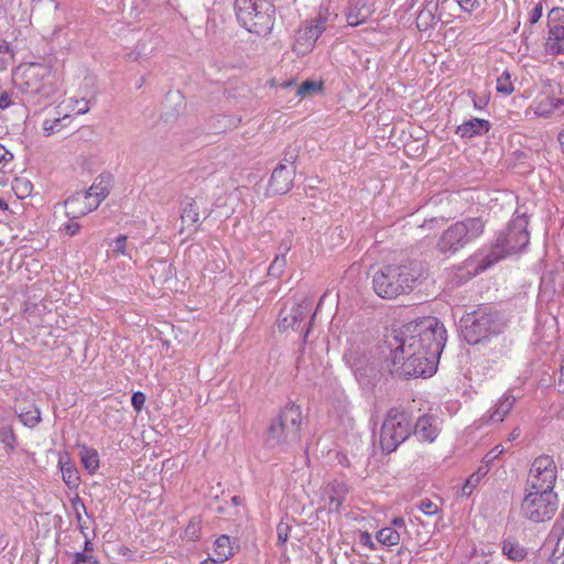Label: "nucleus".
Masks as SVG:
<instances>
[{"mask_svg":"<svg viewBox=\"0 0 564 564\" xmlns=\"http://www.w3.org/2000/svg\"><path fill=\"white\" fill-rule=\"evenodd\" d=\"M13 160V154L0 144V164H7Z\"/></svg>","mask_w":564,"mask_h":564,"instance_id":"nucleus-54","label":"nucleus"},{"mask_svg":"<svg viewBox=\"0 0 564 564\" xmlns=\"http://www.w3.org/2000/svg\"><path fill=\"white\" fill-rule=\"evenodd\" d=\"M214 554L219 563H224L232 555V547L228 535H221L215 541Z\"/></svg>","mask_w":564,"mask_h":564,"instance_id":"nucleus-27","label":"nucleus"},{"mask_svg":"<svg viewBox=\"0 0 564 564\" xmlns=\"http://www.w3.org/2000/svg\"><path fill=\"white\" fill-rule=\"evenodd\" d=\"M296 167L280 163L272 172L268 191L272 194L282 195L288 193L295 176Z\"/></svg>","mask_w":564,"mask_h":564,"instance_id":"nucleus-14","label":"nucleus"},{"mask_svg":"<svg viewBox=\"0 0 564 564\" xmlns=\"http://www.w3.org/2000/svg\"><path fill=\"white\" fill-rule=\"evenodd\" d=\"M377 540L383 545L393 546L399 544L400 534L394 528H382L377 533Z\"/></svg>","mask_w":564,"mask_h":564,"instance_id":"nucleus-33","label":"nucleus"},{"mask_svg":"<svg viewBox=\"0 0 564 564\" xmlns=\"http://www.w3.org/2000/svg\"><path fill=\"white\" fill-rule=\"evenodd\" d=\"M462 333L470 345L501 334L506 327L503 316L492 306H480L466 314L462 321Z\"/></svg>","mask_w":564,"mask_h":564,"instance_id":"nucleus-4","label":"nucleus"},{"mask_svg":"<svg viewBox=\"0 0 564 564\" xmlns=\"http://www.w3.org/2000/svg\"><path fill=\"white\" fill-rule=\"evenodd\" d=\"M13 188L15 192H20L23 196H28L31 193L32 185L29 181L17 178Z\"/></svg>","mask_w":564,"mask_h":564,"instance_id":"nucleus-44","label":"nucleus"},{"mask_svg":"<svg viewBox=\"0 0 564 564\" xmlns=\"http://www.w3.org/2000/svg\"><path fill=\"white\" fill-rule=\"evenodd\" d=\"M457 2L463 9L468 11H471L477 4V0H457Z\"/></svg>","mask_w":564,"mask_h":564,"instance_id":"nucleus-57","label":"nucleus"},{"mask_svg":"<svg viewBox=\"0 0 564 564\" xmlns=\"http://www.w3.org/2000/svg\"><path fill=\"white\" fill-rule=\"evenodd\" d=\"M479 482H480L479 477H476L474 474L470 475L466 479V481L462 488V496L469 497L473 494L474 489L479 485Z\"/></svg>","mask_w":564,"mask_h":564,"instance_id":"nucleus-40","label":"nucleus"},{"mask_svg":"<svg viewBox=\"0 0 564 564\" xmlns=\"http://www.w3.org/2000/svg\"><path fill=\"white\" fill-rule=\"evenodd\" d=\"M128 237L126 235H119L113 241L112 254L118 256H129L132 257L131 251L134 248H129L127 243Z\"/></svg>","mask_w":564,"mask_h":564,"instance_id":"nucleus-35","label":"nucleus"},{"mask_svg":"<svg viewBox=\"0 0 564 564\" xmlns=\"http://www.w3.org/2000/svg\"><path fill=\"white\" fill-rule=\"evenodd\" d=\"M521 434V431L519 427H516L511 431V433L509 434V438L508 441H513V440H517Z\"/></svg>","mask_w":564,"mask_h":564,"instance_id":"nucleus-61","label":"nucleus"},{"mask_svg":"<svg viewBox=\"0 0 564 564\" xmlns=\"http://www.w3.org/2000/svg\"><path fill=\"white\" fill-rule=\"evenodd\" d=\"M348 494V487L343 481L335 480L326 485L323 500L329 511L338 512Z\"/></svg>","mask_w":564,"mask_h":564,"instance_id":"nucleus-17","label":"nucleus"},{"mask_svg":"<svg viewBox=\"0 0 564 564\" xmlns=\"http://www.w3.org/2000/svg\"><path fill=\"white\" fill-rule=\"evenodd\" d=\"M321 36V26L305 25L297 31L294 51L305 54L311 51Z\"/></svg>","mask_w":564,"mask_h":564,"instance_id":"nucleus-19","label":"nucleus"},{"mask_svg":"<svg viewBox=\"0 0 564 564\" xmlns=\"http://www.w3.org/2000/svg\"><path fill=\"white\" fill-rule=\"evenodd\" d=\"M296 158H297V150L295 148L289 149L284 155L283 161L289 164L288 166H294V162L296 161Z\"/></svg>","mask_w":564,"mask_h":564,"instance_id":"nucleus-52","label":"nucleus"},{"mask_svg":"<svg viewBox=\"0 0 564 564\" xmlns=\"http://www.w3.org/2000/svg\"><path fill=\"white\" fill-rule=\"evenodd\" d=\"M392 524L394 528H403L405 527V521L401 517H397L392 520Z\"/></svg>","mask_w":564,"mask_h":564,"instance_id":"nucleus-60","label":"nucleus"},{"mask_svg":"<svg viewBox=\"0 0 564 564\" xmlns=\"http://www.w3.org/2000/svg\"><path fill=\"white\" fill-rule=\"evenodd\" d=\"M11 52L10 44L6 40L0 39V54H9Z\"/></svg>","mask_w":564,"mask_h":564,"instance_id":"nucleus-59","label":"nucleus"},{"mask_svg":"<svg viewBox=\"0 0 564 564\" xmlns=\"http://www.w3.org/2000/svg\"><path fill=\"white\" fill-rule=\"evenodd\" d=\"M562 104H564L563 99L546 97L536 105L534 112L536 116L547 117Z\"/></svg>","mask_w":564,"mask_h":564,"instance_id":"nucleus-31","label":"nucleus"},{"mask_svg":"<svg viewBox=\"0 0 564 564\" xmlns=\"http://www.w3.org/2000/svg\"><path fill=\"white\" fill-rule=\"evenodd\" d=\"M372 10L367 0H350L346 13L347 23L350 26H357L365 23L371 15Z\"/></svg>","mask_w":564,"mask_h":564,"instance_id":"nucleus-20","label":"nucleus"},{"mask_svg":"<svg viewBox=\"0 0 564 564\" xmlns=\"http://www.w3.org/2000/svg\"><path fill=\"white\" fill-rule=\"evenodd\" d=\"M59 464H61V471L63 475L64 482L69 488H77L79 486V481H80V477H79V473H78L77 468L70 464H63L62 462H59Z\"/></svg>","mask_w":564,"mask_h":564,"instance_id":"nucleus-30","label":"nucleus"},{"mask_svg":"<svg viewBox=\"0 0 564 564\" xmlns=\"http://www.w3.org/2000/svg\"><path fill=\"white\" fill-rule=\"evenodd\" d=\"M557 479V467L550 455L538 456L529 470L527 488L536 490H553Z\"/></svg>","mask_w":564,"mask_h":564,"instance_id":"nucleus-12","label":"nucleus"},{"mask_svg":"<svg viewBox=\"0 0 564 564\" xmlns=\"http://www.w3.org/2000/svg\"><path fill=\"white\" fill-rule=\"evenodd\" d=\"M73 110L77 115H84L89 111L88 101L85 99L75 100V106L73 107Z\"/></svg>","mask_w":564,"mask_h":564,"instance_id":"nucleus-49","label":"nucleus"},{"mask_svg":"<svg viewBox=\"0 0 564 564\" xmlns=\"http://www.w3.org/2000/svg\"><path fill=\"white\" fill-rule=\"evenodd\" d=\"M145 402V395L143 392L138 391L132 394L131 404L135 411H141Z\"/></svg>","mask_w":564,"mask_h":564,"instance_id":"nucleus-46","label":"nucleus"},{"mask_svg":"<svg viewBox=\"0 0 564 564\" xmlns=\"http://www.w3.org/2000/svg\"><path fill=\"white\" fill-rule=\"evenodd\" d=\"M419 509L426 516H434L440 511L438 506L427 498L420 501Z\"/></svg>","mask_w":564,"mask_h":564,"instance_id":"nucleus-39","label":"nucleus"},{"mask_svg":"<svg viewBox=\"0 0 564 564\" xmlns=\"http://www.w3.org/2000/svg\"><path fill=\"white\" fill-rule=\"evenodd\" d=\"M503 447L501 445H497L494 447L490 452H488L485 457L482 458V463L490 465L495 459H497L502 453Z\"/></svg>","mask_w":564,"mask_h":564,"instance_id":"nucleus-45","label":"nucleus"},{"mask_svg":"<svg viewBox=\"0 0 564 564\" xmlns=\"http://www.w3.org/2000/svg\"><path fill=\"white\" fill-rule=\"evenodd\" d=\"M313 302V296L303 295L291 308H282L278 323L280 330L303 332V341H305L315 318V313L311 314Z\"/></svg>","mask_w":564,"mask_h":564,"instance_id":"nucleus-11","label":"nucleus"},{"mask_svg":"<svg viewBox=\"0 0 564 564\" xmlns=\"http://www.w3.org/2000/svg\"><path fill=\"white\" fill-rule=\"evenodd\" d=\"M291 527L285 522H280L276 527L278 542L284 544L290 535Z\"/></svg>","mask_w":564,"mask_h":564,"instance_id":"nucleus-42","label":"nucleus"},{"mask_svg":"<svg viewBox=\"0 0 564 564\" xmlns=\"http://www.w3.org/2000/svg\"><path fill=\"white\" fill-rule=\"evenodd\" d=\"M66 120H70L69 115H64L63 117H56L54 119H45L43 121V130L46 135H51L55 131H58L61 129V123Z\"/></svg>","mask_w":564,"mask_h":564,"instance_id":"nucleus-37","label":"nucleus"},{"mask_svg":"<svg viewBox=\"0 0 564 564\" xmlns=\"http://www.w3.org/2000/svg\"><path fill=\"white\" fill-rule=\"evenodd\" d=\"M412 434V415L403 408L390 409L384 417L380 431V446L382 452H394Z\"/></svg>","mask_w":564,"mask_h":564,"instance_id":"nucleus-9","label":"nucleus"},{"mask_svg":"<svg viewBox=\"0 0 564 564\" xmlns=\"http://www.w3.org/2000/svg\"><path fill=\"white\" fill-rule=\"evenodd\" d=\"M85 539V542H84V549L83 551H80L79 553H84V554H95L94 553V544L91 542V539L88 536V533L87 531L85 532V534H82Z\"/></svg>","mask_w":564,"mask_h":564,"instance_id":"nucleus-51","label":"nucleus"},{"mask_svg":"<svg viewBox=\"0 0 564 564\" xmlns=\"http://www.w3.org/2000/svg\"><path fill=\"white\" fill-rule=\"evenodd\" d=\"M514 402V395L510 391H507L495 405L494 411L490 413L489 420L495 423L502 422L507 414L512 410Z\"/></svg>","mask_w":564,"mask_h":564,"instance_id":"nucleus-23","label":"nucleus"},{"mask_svg":"<svg viewBox=\"0 0 564 564\" xmlns=\"http://www.w3.org/2000/svg\"><path fill=\"white\" fill-rule=\"evenodd\" d=\"M64 229H65L66 234L74 236L79 231L80 226L78 223L69 221L65 225Z\"/></svg>","mask_w":564,"mask_h":564,"instance_id":"nucleus-55","label":"nucleus"},{"mask_svg":"<svg viewBox=\"0 0 564 564\" xmlns=\"http://www.w3.org/2000/svg\"><path fill=\"white\" fill-rule=\"evenodd\" d=\"M543 7L542 3H538L534 9L530 12L529 22L531 25L535 24L542 17Z\"/></svg>","mask_w":564,"mask_h":564,"instance_id":"nucleus-47","label":"nucleus"},{"mask_svg":"<svg viewBox=\"0 0 564 564\" xmlns=\"http://www.w3.org/2000/svg\"><path fill=\"white\" fill-rule=\"evenodd\" d=\"M236 15L250 33L267 35L274 25L275 10L270 0H236Z\"/></svg>","mask_w":564,"mask_h":564,"instance_id":"nucleus-7","label":"nucleus"},{"mask_svg":"<svg viewBox=\"0 0 564 564\" xmlns=\"http://www.w3.org/2000/svg\"><path fill=\"white\" fill-rule=\"evenodd\" d=\"M181 218L183 224L195 225L198 223L199 213L194 198H186V200H184Z\"/></svg>","mask_w":564,"mask_h":564,"instance_id":"nucleus-28","label":"nucleus"},{"mask_svg":"<svg viewBox=\"0 0 564 564\" xmlns=\"http://www.w3.org/2000/svg\"><path fill=\"white\" fill-rule=\"evenodd\" d=\"M217 563H219V562H218L217 557H215V558H207V560L203 561L200 564H217Z\"/></svg>","mask_w":564,"mask_h":564,"instance_id":"nucleus-63","label":"nucleus"},{"mask_svg":"<svg viewBox=\"0 0 564 564\" xmlns=\"http://www.w3.org/2000/svg\"><path fill=\"white\" fill-rule=\"evenodd\" d=\"M481 217H467L452 224L437 239L436 250L444 256H454L484 234Z\"/></svg>","mask_w":564,"mask_h":564,"instance_id":"nucleus-5","label":"nucleus"},{"mask_svg":"<svg viewBox=\"0 0 564 564\" xmlns=\"http://www.w3.org/2000/svg\"><path fill=\"white\" fill-rule=\"evenodd\" d=\"M549 18L558 20V23L550 24L545 48L552 55H562L564 54V10L553 8Z\"/></svg>","mask_w":564,"mask_h":564,"instance_id":"nucleus-13","label":"nucleus"},{"mask_svg":"<svg viewBox=\"0 0 564 564\" xmlns=\"http://www.w3.org/2000/svg\"><path fill=\"white\" fill-rule=\"evenodd\" d=\"M86 192L100 205L110 193V175H99Z\"/></svg>","mask_w":564,"mask_h":564,"instance_id":"nucleus-24","label":"nucleus"},{"mask_svg":"<svg viewBox=\"0 0 564 564\" xmlns=\"http://www.w3.org/2000/svg\"><path fill=\"white\" fill-rule=\"evenodd\" d=\"M346 362L354 371L357 380L361 383H369L376 377L377 368L373 364H369L364 357L346 356Z\"/></svg>","mask_w":564,"mask_h":564,"instance_id":"nucleus-18","label":"nucleus"},{"mask_svg":"<svg viewBox=\"0 0 564 564\" xmlns=\"http://www.w3.org/2000/svg\"><path fill=\"white\" fill-rule=\"evenodd\" d=\"M497 91L500 93V94H503L506 96L512 94L513 85H512L511 75H510L509 72L505 70L497 78Z\"/></svg>","mask_w":564,"mask_h":564,"instance_id":"nucleus-36","label":"nucleus"},{"mask_svg":"<svg viewBox=\"0 0 564 564\" xmlns=\"http://www.w3.org/2000/svg\"><path fill=\"white\" fill-rule=\"evenodd\" d=\"M80 460L89 474L99 468V454L95 448L83 446L79 451Z\"/></svg>","mask_w":564,"mask_h":564,"instance_id":"nucleus-26","label":"nucleus"},{"mask_svg":"<svg viewBox=\"0 0 564 564\" xmlns=\"http://www.w3.org/2000/svg\"><path fill=\"white\" fill-rule=\"evenodd\" d=\"M425 263L416 259H403L382 265L372 276L375 293L387 300L410 294L425 278Z\"/></svg>","mask_w":564,"mask_h":564,"instance_id":"nucleus-2","label":"nucleus"},{"mask_svg":"<svg viewBox=\"0 0 564 564\" xmlns=\"http://www.w3.org/2000/svg\"><path fill=\"white\" fill-rule=\"evenodd\" d=\"M557 140L561 143V145L564 147V131L558 133Z\"/></svg>","mask_w":564,"mask_h":564,"instance_id":"nucleus-64","label":"nucleus"},{"mask_svg":"<svg viewBox=\"0 0 564 564\" xmlns=\"http://www.w3.org/2000/svg\"><path fill=\"white\" fill-rule=\"evenodd\" d=\"M489 98L487 96H476L473 94V104L476 109H484L488 105Z\"/></svg>","mask_w":564,"mask_h":564,"instance_id":"nucleus-50","label":"nucleus"},{"mask_svg":"<svg viewBox=\"0 0 564 564\" xmlns=\"http://www.w3.org/2000/svg\"><path fill=\"white\" fill-rule=\"evenodd\" d=\"M489 471V465L487 464H484L477 469L476 473H474V475L476 477H479V480H481Z\"/></svg>","mask_w":564,"mask_h":564,"instance_id":"nucleus-58","label":"nucleus"},{"mask_svg":"<svg viewBox=\"0 0 564 564\" xmlns=\"http://www.w3.org/2000/svg\"><path fill=\"white\" fill-rule=\"evenodd\" d=\"M70 505H72V508L74 509V512H75V517H76V520H77V523H78V529H79L82 534H85V532L88 530V525L83 520L82 512H84L87 517H89V514L87 513L86 506H85V503L83 502L82 498L78 495H76L70 500Z\"/></svg>","mask_w":564,"mask_h":564,"instance_id":"nucleus-29","label":"nucleus"},{"mask_svg":"<svg viewBox=\"0 0 564 564\" xmlns=\"http://www.w3.org/2000/svg\"><path fill=\"white\" fill-rule=\"evenodd\" d=\"M491 128L488 120L473 118L466 122L459 124L456 129V133L462 138H474L476 135H482L487 133Z\"/></svg>","mask_w":564,"mask_h":564,"instance_id":"nucleus-21","label":"nucleus"},{"mask_svg":"<svg viewBox=\"0 0 564 564\" xmlns=\"http://www.w3.org/2000/svg\"><path fill=\"white\" fill-rule=\"evenodd\" d=\"M14 83L26 95L48 98L55 91L53 70L41 63L20 65L14 73Z\"/></svg>","mask_w":564,"mask_h":564,"instance_id":"nucleus-8","label":"nucleus"},{"mask_svg":"<svg viewBox=\"0 0 564 564\" xmlns=\"http://www.w3.org/2000/svg\"><path fill=\"white\" fill-rule=\"evenodd\" d=\"M528 224L525 215L514 217L506 229L499 232L491 251L482 258L478 268L484 271L505 257L523 251L530 242Z\"/></svg>","mask_w":564,"mask_h":564,"instance_id":"nucleus-3","label":"nucleus"},{"mask_svg":"<svg viewBox=\"0 0 564 564\" xmlns=\"http://www.w3.org/2000/svg\"><path fill=\"white\" fill-rule=\"evenodd\" d=\"M98 206V202L87 192H76L65 202L66 215L73 219L87 215Z\"/></svg>","mask_w":564,"mask_h":564,"instance_id":"nucleus-15","label":"nucleus"},{"mask_svg":"<svg viewBox=\"0 0 564 564\" xmlns=\"http://www.w3.org/2000/svg\"><path fill=\"white\" fill-rule=\"evenodd\" d=\"M441 431L438 417L432 414L420 416L412 426V433L420 442L432 443L436 440Z\"/></svg>","mask_w":564,"mask_h":564,"instance_id":"nucleus-16","label":"nucleus"},{"mask_svg":"<svg viewBox=\"0 0 564 564\" xmlns=\"http://www.w3.org/2000/svg\"><path fill=\"white\" fill-rule=\"evenodd\" d=\"M323 87H324L323 82L305 80L297 87L296 95L300 97L313 96L317 93H322Z\"/></svg>","mask_w":564,"mask_h":564,"instance_id":"nucleus-34","label":"nucleus"},{"mask_svg":"<svg viewBox=\"0 0 564 564\" xmlns=\"http://www.w3.org/2000/svg\"><path fill=\"white\" fill-rule=\"evenodd\" d=\"M292 243L290 240H283L279 246V254L278 256H284L286 258V253L291 250Z\"/></svg>","mask_w":564,"mask_h":564,"instance_id":"nucleus-56","label":"nucleus"},{"mask_svg":"<svg viewBox=\"0 0 564 564\" xmlns=\"http://www.w3.org/2000/svg\"><path fill=\"white\" fill-rule=\"evenodd\" d=\"M446 343V329L435 317L404 325L386 337L389 371L399 378L431 377Z\"/></svg>","mask_w":564,"mask_h":564,"instance_id":"nucleus-1","label":"nucleus"},{"mask_svg":"<svg viewBox=\"0 0 564 564\" xmlns=\"http://www.w3.org/2000/svg\"><path fill=\"white\" fill-rule=\"evenodd\" d=\"M326 22H327V18L319 12L318 17L315 20H313L310 25L321 26V35H322L323 32L326 30Z\"/></svg>","mask_w":564,"mask_h":564,"instance_id":"nucleus-53","label":"nucleus"},{"mask_svg":"<svg viewBox=\"0 0 564 564\" xmlns=\"http://www.w3.org/2000/svg\"><path fill=\"white\" fill-rule=\"evenodd\" d=\"M20 421L28 427H34L41 421V412L39 408L31 404L28 410L19 412Z\"/></svg>","mask_w":564,"mask_h":564,"instance_id":"nucleus-32","label":"nucleus"},{"mask_svg":"<svg viewBox=\"0 0 564 564\" xmlns=\"http://www.w3.org/2000/svg\"><path fill=\"white\" fill-rule=\"evenodd\" d=\"M302 411L294 403L286 404L269 425L264 443L269 447L290 445L301 440Z\"/></svg>","mask_w":564,"mask_h":564,"instance_id":"nucleus-6","label":"nucleus"},{"mask_svg":"<svg viewBox=\"0 0 564 564\" xmlns=\"http://www.w3.org/2000/svg\"><path fill=\"white\" fill-rule=\"evenodd\" d=\"M525 491L520 506L521 516L534 523L552 519L558 508V498L554 490L525 488Z\"/></svg>","mask_w":564,"mask_h":564,"instance_id":"nucleus-10","label":"nucleus"},{"mask_svg":"<svg viewBox=\"0 0 564 564\" xmlns=\"http://www.w3.org/2000/svg\"><path fill=\"white\" fill-rule=\"evenodd\" d=\"M286 265V258L284 256H275L274 260L270 264L268 269V274L270 276L279 278L282 275Z\"/></svg>","mask_w":564,"mask_h":564,"instance_id":"nucleus-38","label":"nucleus"},{"mask_svg":"<svg viewBox=\"0 0 564 564\" xmlns=\"http://www.w3.org/2000/svg\"><path fill=\"white\" fill-rule=\"evenodd\" d=\"M198 531H199V523L198 522H195V521H191L188 523V525L186 527V534L192 539V540H197L198 539Z\"/></svg>","mask_w":564,"mask_h":564,"instance_id":"nucleus-48","label":"nucleus"},{"mask_svg":"<svg viewBox=\"0 0 564 564\" xmlns=\"http://www.w3.org/2000/svg\"><path fill=\"white\" fill-rule=\"evenodd\" d=\"M8 208V203L3 198H0V214H4Z\"/></svg>","mask_w":564,"mask_h":564,"instance_id":"nucleus-62","label":"nucleus"},{"mask_svg":"<svg viewBox=\"0 0 564 564\" xmlns=\"http://www.w3.org/2000/svg\"><path fill=\"white\" fill-rule=\"evenodd\" d=\"M13 91L0 88V109L4 110L13 105Z\"/></svg>","mask_w":564,"mask_h":564,"instance_id":"nucleus-43","label":"nucleus"},{"mask_svg":"<svg viewBox=\"0 0 564 564\" xmlns=\"http://www.w3.org/2000/svg\"><path fill=\"white\" fill-rule=\"evenodd\" d=\"M437 8V2L430 1L424 4L416 17V26L420 31L431 30L440 21L436 17Z\"/></svg>","mask_w":564,"mask_h":564,"instance_id":"nucleus-22","label":"nucleus"},{"mask_svg":"<svg viewBox=\"0 0 564 564\" xmlns=\"http://www.w3.org/2000/svg\"><path fill=\"white\" fill-rule=\"evenodd\" d=\"M502 553L509 560L520 562L525 558L527 550L516 540L506 539L502 541Z\"/></svg>","mask_w":564,"mask_h":564,"instance_id":"nucleus-25","label":"nucleus"},{"mask_svg":"<svg viewBox=\"0 0 564 564\" xmlns=\"http://www.w3.org/2000/svg\"><path fill=\"white\" fill-rule=\"evenodd\" d=\"M73 564H99L95 554L75 553Z\"/></svg>","mask_w":564,"mask_h":564,"instance_id":"nucleus-41","label":"nucleus"}]
</instances>
